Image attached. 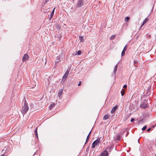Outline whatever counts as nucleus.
I'll return each instance as SVG.
<instances>
[{"label": "nucleus", "instance_id": "nucleus-1", "mask_svg": "<svg viewBox=\"0 0 156 156\" xmlns=\"http://www.w3.org/2000/svg\"><path fill=\"white\" fill-rule=\"evenodd\" d=\"M29 109L28 104L26 101L24 103V105L22 107L21 112L23 115L26 114Z\"/></svg>", "mask_w": 156, "mask_h": 156}, {"label": "nucleus", "instance_id": "nucleus-2", "mask_svg": "<svg viewBox=\"0 0 156 156\" xmlns=\"http://www.w3.org/2000/svg\"><path fill=\"white\" fill-rule=\"evenodd\" d=\"M100 142V139L98 138L95 140L92 144V148H94Z\"/></svg>", "mask_w": 156, "mask_h": 156}, {"label": "nucleus", "instance_id": "nucleus-3", "mask_svg": "<svg viewBox=\"0 0 156 156\" xmlns=\"http://www.w3.org/2000/svg\"><path fill=\"white\" fill-rule=\"evenodd\" d=\"M108 152L106 150L102 151L100 154V156H108Z\"/></svg>", "mask_w": 156, "mask_h": 156}, {"label": "nucleus", "instance_id": "nucleus-4", "mask_svg": "<svg viewBox=\"0 0 156 156\" xmlns=\"http://www.w3.org/2000/svg\"><path fill=\"white\" fill-rule=\"evenodd\" d=\"M69 71L68 70H67L64 76H63L62 77V80L64 81H65L66 79L67 78V77L68 75V74L69 73Z\"/></svg>", "mask_w": 156, "mask_h": 156}, {"label": "nucleus", "instance_id": "nucleus-5", "mask_svg": "<svg viewBox=\"0 0 156 156\" xmlns=\"http://www.w3.org/2000/svg\"><path fill=\"white\" fill-rule=\"evenodd\" d=\"M127 48H128V46H127V45L126 44L125 46V47L124 48L123 50H122V52L121 53V55L122 56L124 55L125 53V52L127 50Z\"/></svg>", "mask_w": 156, "mask_h": 156}, {"label": "nucleus", "instance_id": "nucleus-6", "mask_svg": "<svg viewBox=\"0 0 156 156\" xmlns=\"http://www.w3.org/2000/svg\"><path fill=\"white\" fill-rule=\"evenodd\" d=\"M29 58V56L28 55L26 54H25L24 55L22 58V61L23 62L27 60Z\"/></svg>", "mask_w": 156, "mask_h": 156}, {"label": "nucleus", "instance_id": "nucleus-7", "mask_svg": "<svg viewBox=\"0 0 156 156\" xmlns=\"http://www.w3.org/2000/svg\"><path fill=\"white\" fill-rule=\"evenodd\" d=\"M83 2L82 0H79L77 5V7H79L83 5Z\"/></svg>", "mask_w": 156, "mask_h": 156}, {"label": "nucleus", "instance_id": "nucleus-8", "mask_svg": "<svg viewBox=\"0 0 156 156\" xmlns=\"http://www.w3.org/2000/svg\"><path fill=\"white\" fill-rule=\"evenodd\" d=\"M140 107L142 108H146L147 107V105L145 103H142L140 105Z\"/></svg>", "mask_w": 156, "mask_h": 156}, {"label": "nucleus", "instance_id": "nucleus-9", "mask_svg": "<svg viewBox=\"0 0 156 156\" xmlns=\"http://www.w3.org/2000/svg\"><path fill=\"white\" fill-rule=\"evenodd\" d=\"M37 131V127H36L34 130V134L35 136V137L37 139L38 138V136Z\"/></svg>", "mask_w": 156, "mask_h": 156}, {"label": "nucleus", "instance_id": "nucleus-10", "mask_svg": "<svg viewBox=\"0 0 156 156\" xmlns=\"http://www.w3.org/2000/svg\"><path fill=\"white\" fill-rule=\"evenodd\" d=\"M117 108V107L116 106H114V107L112 109V110L111 111V113H113L114 112H115V111L116 108Z\"/></svg>", "mask_w": 156, "mask_h": 156}, {"label": "nucleus", "instance_id": "nucleus-11", "mask_svg": "<svg viewBox=\"0 0 156 156\" xmlns=\"http://www.w3.org/2000/svg\"><path fill=\"white\" fill-rule=\"evenodd\" d=\"M55 7L54 8V9H53V11H52V12L51 14V16H50V20L52 18L53 16L54 13V10H55Z\"/></svg>", "mask_w": 156, "mask_h": 156}, {"label": "nucleus", "instance_id": "nucleus-12", "mask_svg": "<svg viewBox=\"0 0 156 156\" xmlns=\"http://www.w3.org/2000/svg\"><path fill=\"white\" fill-rule=\"evenodd\" d=\"M79 39L80 42L84 41L83 37L82 36H79Z\"/></svg>", "mask_w": 156, "mask_h": 156}, {"label": "nucleus", "instance_id": "nucleus-13", "mask_svg": "<svg viewBox=\"0 0 156 156\" xmlns=\"http://www.w3.org/2000/svg\"><path fill=\"white\" fill-rule=\"evenodd\" d=\"M148 20V19L147 18H146L143 21V24L142 26H143L145 23H147Z\"/></svg>", "mask_w": 156, "mask_h": 156}, {"label": "nucleus", "instance_id": "nucleus-14", "mask_svg": "<svg viewBox=\"0 0 156 156\" xmlns=\"http://www.w3.org/2000/svg\"><path fill=\"white\" fill-rule=\"evenodd\" d=\"M109 118V116L107 115H105L103 117V119L104 120H106L108 119Z\"/></svg>", "mask_w": 156, "mask_h": 156}, {"label": "nucleus", "instance_id": "nucleus-15", "mask_svg": "<svg viewBox=\"0 0 156 156\" xmlns=\"http://www.w3.org/2000/svg\"><path fill=\"white\" fill-rule=\"evenodd\" d=\"M56 59L57 60H59V61H56V63H58V62H60L61 61V60H60V56H57V57H56Z\"/></svg>", "mask_w": 156, "mask_h": 156}, {"label": "nucleus", "instance_id": "nucleus-16", "mask_svg": "<svg viewBox=\"0 0 156 156\" xmlns=\"http://www.w3.org/2000/svg\"><path fill=\"white\" fill-rule=\"evenodd\" d=\"M117 65H116L115 66V67L114 69V71H113V72H114V74H115L116 73V71L117 70Z\"/></svg>", "mask_w": 156, "mask_h": 156}, {"label": "nucleus", "instance_id": "nucleus-17", "mask_svg": "<svg viewBox=\"0 0 156 156\" xmlns=\"http://www.w3.org/2000/svg\"><path fill=\"white\" fill-rule=\"evenodd\" d=\"M130 20V18L129 17L127 16L125 18V21L126 22H128Z\"/></svg>", "mask_w": 156, "mask_h": 156}, {"label": "nucleus", "instance_id": "nucleus-18", "mask_svg": "<svg viewBox=\"0 0 156 156\" xmlns=\"http://www.w3.org/2000/svg\"><path fill=\"white\" fill-rule=\"evenodd\" d=\"M55 106V104L54 103H53L50 106V109L51 110Z\"/></svg>", "mask_w": 156, "mask_h": 156}, {"label": "nucleus", "instance_id": "nucleus-19", "mask_svg": "<svg viewBox=\"0 0 156 156\" xmlns=\"http://www.w3.org/2000/svg\"><path fill=\"white\" fill-rule=\"evenodd\" d=\"M125 90L124 89H122L121 91V95L123 96L125 94Z\"/></svg>", "mask_w": 156, "mask_h": 156}, {"label": "nucleus", "instance_id": "nucleus-20", "mask_svg": "<svg viewBox=\"0 0 156 156\" xmlns=\"http://www.w3.org/2000/svg\"><path fill=\"white\" fill-rule=\"evenodd\" d=\"M62 94V90H59L58 93V95L59 96H61Z\"/></svg>", "mask_w": 156, "mask_h": 156}, {"label": "nucleus", "instance_id": "nucleus-21", "mask_svg": "<svg viewBox=\"0 0 156 156\" xmlns=\"http://www.w3.org/2000/svg\"><path fill=\"white\" fill-rule=\"evenodd\" d=\"M56 28L58 29H60L61 28L60 26L57 23L56 24Z\"/></svg>", "mask_w": 156, "mask_h": 156}, {"label": "nucleus", "instance_id": "nucleus-22", "mask_svg": "<svg viewBox=\"0 0 156 156\" xmlns=\"http://www.w3.org/2000/svg\"><path fill=\"white\" fill-rule=\"evenodd\" d=\"M81 54V51H78L76 53V55H80Z\"/></svg>", "mask_w": 156, "mask_h": 156}, {"label": "nucleus", "instance_id": "nucleus-23", "mask_svg": "<svg viewBox=\"0 0 156 156\" xmlns=\"http://www.w3.org/2000/svg\"><path fill=\"white\" fill-rule=\"evenodd\" d=\"M147 127L146 126H144L142 129V130L143 131L147 129Z\"/></svg>", "mask_w": 156, "mask_h": 156}, {"label": "nucleus", "instance_id": "nucleus-24", "mask_svg": "<svg viewBox=\"0 0 156 156\" xmlns=\"http://www.w3.org/2000/svg\"><path fill=\"white\" fill-rule=\"evenodd\" d=\"M115 37V35H112L110 37V39L111 40H112V39H114V38Z\"/></svg>", "mask_w": 156, "mask_h": 156}, {"label": "nucleus", "instance_id": "nucleus-25", "mask_svg": "<svg viewBox=\"0 0 156 156\" xmlns=\"http://www.w3.org/2000/svg\"><path fill=\"white\" fill-rule=\"evenodd\" d=\"M138 62L137 61H134V64H137ZM134 66H135L136 67H137V65H134Z\"/></svg>", "mask_w": 156, "mask_h": 156}, {"label": "nucleus", "instance_id": "nucleus-26", "mask_svg": "<svg viewBox=\"0 0 156 156\" xmlns=\"http://www.w3.org/2000/svg\"><path fill=\"white\" fill-rule=\"evenodd\" d=\"M127 87V86L126 85H124L123 86V88L125 89H126Z\"/></svg>", "mask_w": 156, "mask_h": 156}, {"label": "nucleus", "instance_id": "nucleus-27", "mask_svg": "<svg viewBox=\"0 0 156 156\" xmlns=\"http://www.w3.org/2000/svg\"><path fill=\"white\" fill-rule=\"evenodd\" d=\"M134 120H135V119H133V118H132V119H131L130 121H131V122H133V121H134Z\"/></svg>", "mask_w": 156, "mask_h": 156}, {"label": "nucleus", "instance_id": "nucleus-28", "mask_svg": "<svg viewBox=\"0 0 156 156\" xmlns=\"http://www.w3.org/2000/svg\"><path fill=\"white\" fill-rule=\"evenodd\" d=\"M89 140V139L87 138L86 140V142L85 143V144Z\"/></svg>", "mask_w": 156, "mask_h": 156}, {"label": "nucleus", "instance_id": "nucleus-29", "mask_svg": "<svg viewBox=\"0 0 156 156\" xmlns=\"http://www.w3.org/2000/svg\"><path fill=\"white\" fill-rule=\"evenodd\" d=\"M151 128H149L147 129V132H149L151 130Z\"/></svg>", "mask_w": 156, "mask_h": 156}, {"label": "nucleus", "instance_id": "nucleus-30", "mask_svg": "<svg viewBox=\"0 0 156 156\" xmlns=\"http://www.w3.org/2000/svg\"><path fill=\"white\" fill-rule=\"evenodd\" d=\"M49 0H45L44 1V3L45 4H46V3H47L49 1Z\"/></svg>", "mask_w": 156, "mask_h": 156}, {"label": "nucleus", "instance_id": "nucleus-31", "mask_svg": "<svg viewBox=\"0 0 156 156\" xmlns=\"http://www.w3.org/2000/svg\"><path fill=\"white\" fill-rule=\"evenodd\" d=\"M81 81H80L79 82V83L78 84V86H80V85L81 84Z\"/></svg>", "mask_w": 156, "mask_h": 156}, {"label": "nucleus", "instance_id": "nucleus-32", "mask_svg": "<svg viewBox=\"0 0 156 156\" xmlns=\"http://www.w3.org/2000/svg\"><path fill=\"white\" fill-rule=\"evenodd\" d=\"M90 136H89V135H88L87 137V138H88V139H89L90 138Z\"/></svg>", "mask_w": 156, "mask_h": 156}, {"label": "nucleus", "instance_id": "nucleus-33", "mask_svg": "<svg viewBox=\"0 0 156 156\" xmlns=\"http://www.w3.org/2000/svg\"><path fill=\"white\" fill-rule=\"evenodd\" d=\"M91 130L90 132V133H89L88 135H89V136H90V135L91 133Z\"/></svg>", "mask_w": 156, "mask_h": 156}, {"label": "nucleus", "instance_id": "nucleus-34", "mask_svg": "<svg viewBox=\"0 0 156 156\" xmlns=\"http://www.w3.org/2000/svg\"><path fill=\"white\" fill-rule=\"evenodd\" d=\"M0 156H4V154H2V155H1Z\"/></svg>", "mask_w": 156, "mask_h": 156}, {"label": "nucleus", "instance_id": "nucleus-35", "mask_svg": "<svg viewBox=\"0 0 156 156\" xmlns=\"http://www.w3.org/2000/svg\"><path fill=\"white\" fill-rule=\"evenodd\" d=\"M119 140V138L117 140Z\"/></svg>", "mask_w": 156, "mask_h": 156}, {"label": "nucleus", "instance_id": "nucleus-36", "mask_svg": "<svg viewBox=\"0 0 156 156\" xmlns=\"http://www.w3.org/2000/svg\"><path fill=\"white\" fill-rule=\"evenodd\" d=\"M155 126H153V127H154Z\"/></svg>", "mask_w": 156, "mask_h": 156}]
</instances>
